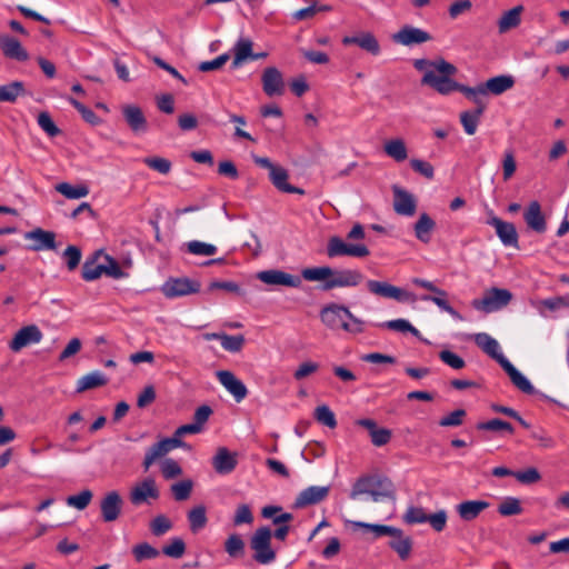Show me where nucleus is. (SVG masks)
<instances>
[{
	"instance_id": "obj_8",
	"label": "nucleus",
	"mask_w": 569,
	"mask_h": 569,
	"mask_svg": "<svg viewBox=\"0 0 569 569\" xmlns=\"http://www.w3.org/2000/svg\"><path fill=\"white\" fill-rule=\"evenodd\" d=\"M512 299V295L507 289L491 288L481 299L472 301L473 308L485 312H493L506 307Z\"/></svg>"
},
{
	"instance_id": "obj_26",
	"label": "nucleus",
	"mask_w": 569,
	"mask_h": 569,
	"mask_svg": "<svg viewBox=\"0 0 569 569\" xmlns=\"http://www.w3.org/2000/svg\"><path fill=\"white\" fill-rule=\"evenodd\" d=\"M389 537L391 538L388 542L389 548L392 549L402 561L408 560L412 551V538L405 535L399 528H397V532L391 533Z\"/></svg>"
},
{
	"instance_id": "obj_22",
	"label": "nucleus",
	"mask_w": 569,
	"mask_h": 569,
	"mask_svg": "<svg viewBox=\"0 0 569 569\" xmlns=\"http://www.w3.org/2000/svg\"><path fill=\"white\" fill-rule=\"evenodd\" d=\"M393 210L401 216L411 217L416 213L417 202L415 197L407 190L393 186Z\"/></svg>"
},
{
	"instance_id": "obj_29",
	"label": "nucleus",
	"mask_w": 569,
	"mask_h": 569,
	"mask_svg": "<svg viewBox=\"0 0 569 569\" xmlns=\"http://www.w3.org/2000/svg\"><path fill=\"white\" fill-rule=\"evenodd\" d=\"M345 46L357 44L367 52L377 56L380 52V46L371 32H361L358 36H346L342 38Z\"/></svg>"
},
{
	"instance_id": "obj_20",
	"label": "nucleus",
	"mask_w": 569,
	"mask_h": 569,
	"mask_svg": "<svg viewBox=\"0 0 569 569\" xmlns=\"http://www.w3.org/2000/svg\"><path fill=\"white\" fill-rule=\"evenodd\" d=\"M42 337L41 330L36 325L26 326L14 335L9 343V348L13 352H18L29 345L39 343Z\"/></svg>"
},
{
	"instance_id": "obj_19",
	"label": "nucleus",
	"mask_w": 569,
	"mask_h": 569,
	"mask_svg": "<svg viewBox=\"0 0 569 569\" xmlns=\"http://www.w3.org/2000/svg\"><path fill=\"white\" fill-rule=\"evenodd\" d=\"M218 381L232 395L237 402H241L248 395L246 385L229 370H220L216 373Z\"/></svg>"
},
{
	"instance_id": "obj_57",
	"label": "nucleus",
	"mask_w": 569,
	"mask_h": 569,
	"mask_svg": "<svg viewBox=\"0 0 569 569\" xmlns=\"http://www.w3.org/2000/svg\"><path fill=\"white\" fill-rule=\"evenodd\" d=\"M146 166L158 171L161 174H168L171 171V161L162 157H147L143 159Z\"/></svg>"
},
{
	"instance_id": "obj_48",
	"label": "nucleus",
	"mask_w": 569,
	"mask_h": 569,
	"mask_svg": "<svg viewBox=\"0 0 569 569\" xmlns=\"http://www.w3.org/2000/svg\"><path fill=\"white\" fill-rule=\"evenodd\" d=\"M315 419L328 427V428H336L337 427V420L333 411L326 405L318 406L315 410Z\"/></svg>"
},
{
	"instance_id": "obj_25",
	"label": "nucleus",
	"mask_w": 569,
	"mask_h": 569,
	"mask_svg": "<svg viewBox=\"0 0 569 569\" xmlns=\"http://www.w3.org/2000/svg\"><path fill=\"white\" fill-rule=\"evenodd\" d=\"M431 39V36L419 28L405 26L393 34V40L403 46L420 44Z\"/></svg>"
},
{
	"instance_id": "obj_9",
	"label": "nucleus",
	"mask_w": 569,
	"mask_h": 569,
	"mask_svg": "<svg viewBox=\"0 0 569 569\" xmlns=\"http://www.w3.org/2000/svg\"><path fill=\"white\" fill-rule=\"evenodd\" d=\"M367 288L370 293L383 298L395 299L399 302H415L416 296L388 282L368 280Z\"/></svg>"
},
{
	"instance_id": "obj_40",
	"label": "nucleus",
	"mask_w": 569,
	"mask_h": 569,
	"mask_svg": "<svg viewBox=\"0 0 569 569\" xmlns=\"http://www.w3.org/2000/svg\"><path fill=\"white\" fill-rule=\"evenodd\" d=\"M188 521L191 532L197 533L202 530L208 522L206 507L200 505L192 508L188 512Z\"/></svg>"
},
{
	"instance_id": "obj_2",
	"label": "nucleus",
	"mask_w": 569,
	"mask_h": 569,
	"mask_svg": "<svg viewBox=\"0 0 569 569\" xmlns=\"http://www.w3.org/2000/svg\"><path fill=\"white\" fill-rule=\"evenodd\" d=\"M413 67L423 72L421 84L430 87L438 93L442 86L448 82V77H453L458 72L456 66L442 58L436 60L416 59Z\"/></svg>"
},
{
	"instance_id": "obj_16",
	"label": "nucleus",
	"mask_w": 569,
	"mask_h": 569,
	"mask_svg": "<svg viewBox=\"0 0 569 569\" xmlns=\"http://www.w3.org/2000/svg\"><path fill=\"white\" fill-rule=\"evenodd\" d=\"M257 278L263 283L270 286H284L290 288H298L301 286V279L298 276H292L278 269L260 271L257 273Z\"/></svg>"
},
{
	"instance_id": "obj_7",
	"label": "nucleus",
	"mask_w": 569,
	"mask_h": 569,
	"mask_svg": "<svg viewBox=\"0 0 569 569\" xmlns=\"http://www.w3.org/2000/svg\"><path fill=\"white\" fill-rule=\"evenodd\" d=\"M200 289L201 283L198 280H193L188 277H170L161 286V292L169 299L198 293Z\"/></svg>"
},
{
	"instance_id": "obj_32",
	"label": "nucleus",
	"mask_w": 569,
	"mask_h": 569,
	"mask_svg": "<svg viewBox=\"0 0 569 569\" xmlns=\"http://www.w3.org/2000/svg\"><path fill=\"white\" fill-rule=\"evenodd\" d=\"M515 84V79L512 76L501 74L493 78L488 79L483 83V89L487 93H492L499 96L509 89H511Z\"/></svg>"
},
{
	"instance_id": "obj_28",
	"label": "nucleus",
	"mask_w": 569,
	"mask_h": 569,
	"mask_svg": "<svg viewBox=\"0 0 569 569\" xmlns=\"http://www.w3.org/2000/svg\"><path fill=\"white\" fill-rule=\"evenodd\" d=\"M475 343L489 357L495 359L500 366L501 361L508 360L500 351L498 341L486 332H479L473 336Z\"/></svg>"
},
{
	"instance_id": "obj_30",
	"label": "nucleus",
	"mask_w": 569,
	"mask_h": 569,
	"mask_svg": "<svg viewBox=\"0 0 569 569\" xmlns=\"http://www.w3.org/2000/svg\"><path fill=\"white\" fill-rule=\"evenodd\" d=\"M489 506L485 500H465L456 506V511L463 521H472Z\"/></svg>"
},
{
	"instance_id": "obj_60",
	"label": "nucleus",
	"mask_w": 569,
	"mask_h": 569,
	"mask_svg": "<svg viewBox=\"0 0 569 569\" xmlns=\"http://www.w3.org/2000/svg\"><path fill=\"white\" fill-rule=\"evenodd\" d=\"M428 515L423 508L410 506L403 515V521L408 525L426 523Z\"/></svg>"
},
{
	"instance_id": "obj_15",
	"label": "nucleus",
	"mask_w": 569,
	"mask_h": 569,
	"mask_svg": "<svg viewBox=\"0 0 569 569\" xmlns=\"http://www.w3.org/2000/svg\"><path fill=\"white\" fill-rule=\"evenodd\" d=\"M24 239L32 241L27 248L31 251L56 250V233L36 228L24 233Z\"/></svg>"
},
{
	"instance_id": "obj_42",
	"label": "nucleus",
	"mask_w": 569,
	"mask_h": 569,
	"mask_svg": "<svg viewBox=\"0 0 569 569\" xmlns=\"http://www.w3.org/2000/svg\"><path fill=\"white\" fill-rule=\"evenodd\" d=\"M24 93V84L21 81H13L0 86V101L14 102L17 98Z\"/></svg>"
},
{
	"instance_id": "obj_36",
	"label": "nucleus",
	"mask_w": 569,
	"mask_h": 569,
	"mask_svg": "<svg viewBox=\"0 0 569 569\" xmlns=\"http://www.w3.org/2000/svg\"><path fill=\"white\" fill-rule=\"evenodd\" d=\"M171 450L169 446L166 443L164 439L153 443L146 452L142 462L144 471L149 470V468L154 463L156 460L164 457Z\"/></svg>"
},
{
	"instance_id": "obj_47",
	"label": "nucleus",
	"mask_w": 569,
	"mask_h": 569,
	"mask_svg": "<svg viewBox=\"0 0 569 569\" xmlns=\"http://www.w3.org/2000/svg\"><path fill=\"white\" fill-rule=\"evenodd\" d=\"M355 528H362L366 531L373 532L376 538L382 537V536H390L393 532H397V528L392 526L387 525H376V523H367L362 521H356L353 522Z\"/></svg>"
},
{
	"instance_id": "obj_53",
	"label": "nucleus",
	"mask_w": 569,
	"mask_h": 569,
	"mask_svg": "<svg viewBox=\"0 0 569 569\" xmlns=\"http://www.w3.org/2000/svg\"><path fill=\"white\" fill-rule=\"evenodd\" d=\"M172 528V522L171 520L164 516V515H159L157 517H154L151 522H150V531L152 532L153 536L156 537H161L163 536L164 533H167L169 530H171Z\"/></svg>"
},
{
	"instance_id": "obj_41",
	"label": "nucleus",
	"mask_w": 569,
	"mask_h": 569,
	"mask_svg": "<svg viewBox=\"0 0 569 569\" xmlns=\"http://www.w3.org/2000/svg\"><path fill=\"white\" fill-rule=\"evenodd\" d=\"M102 254L101 251H97L91 259H88L81 270V277L86 281H93L99 279L103 274L102 264H97L96 261L98 257Z\"/></svg>"
},
{
	"instance_id": "obj_33",
	"label": "nucleus",
	"mask_w": 569,
	"mask_h": 569,
	"mask_svg": "<svg viewBox=\"0 0 569 569\" xmlns=\"http://www.w3.org/2000/svg\"><path fill=\"white\" fill-rule=\"evenodd\" d=\"M435 228V220L428 213H421L413 226L415 236L421 242L428 243L431 240V233Z\"/></svg>"
},
{
	"instance_id": "obj_54",
	"label": "nucleus",
	"mask_w": 569,
	"mask_h": 569,
	"mask_svg": "<svg viewBox=\"0 0 569 569\" xmlns=\"http://www.w3.org/2000/svg\"><path fill=\"white\" fill-rule=\"evenodd\" d=\"M81 257V250L77 246H68L62 252V258L64 259L69 271H73L78 268Z\"/></svg>"
},
{
	"instance_id": "obj_62",
	"label": "nucleus",
	"mask_w": 569,
	"mask_h": 569,
	"mask_svg": "<svg viewBox=\"0 0 569 569\" xmlns=\"http://www.w3.org/2000/svg\"><path fill=\"white\" fill-rule=\"evenodd\" d=\"M448 297H441V298H438V297H431V295H423L420 297V299L422 301H431L433 302L436 306H438L442 311H446L448 312L451 317H453L455 319H459L461 320L462 317L460 316V313L455 310L448 302L447 300Z\"/></svg>"
},
{
	"instance_id": "obj_46",
	"label": "nucleus",
	"mask_w": 569,
	"mask_h": 569,
	"mask_svg": "<svg viewBox=\"0 0 569 569\" xmlns=\"http://www.w3.org/2000/svg\"><path fill=\"white\" fill-rule=\"evenodd\" d=\"M498 512L503 517L520 515L522 512L520 500L515 497L505 498L498 506Z\"/></svg>"
},
{
	"instance_id": "obj_14",
	"label": "nucleus",
	"mask_w": 569,
	"mask_h": 569,
	"mask_svg": "<svg viewBox=\"0 0 569 569\" xmlns=\"http://www.w3.org/2000/svg\"><path fill=\"white\" fill-rule=\"evenodd\" d=\"M159 497L160 492L153 478L143 479L130 491V501L133 506L149 503V500H157Z\"/></svg>"
},
{
	"instance_id": "obj_59",
	"label": "nucleus",
	"mask_w": 569,
	"mask_h": 569,
	"mask_svg": "<svg viewBox=\"0 0 569 569\" xmlns=\"http://www.w3.org/2000/svg\"><path fill=\"white\" fill-rule=\"evenodd\" d=\"M221 347L229 352H239L244 345V337L242 335L229 336L223 333L221 337Z\"/></svg>"
},
{
	"instance_id": "obj_24",
	"label": "nucleus",
	"mask_w": 569,
	"mask_h": 569,
	"mask_svg": "<svg viewBox=\"0 0 569 569\" xmlns=\"http://www.w3.org/2000/svg\"><path fill=\"white\" fill-rule=\"evenodd\" d=\"M523 220L527 227L537 233H543L547 230L546 218L542 213L541 204L537 200L528 204L523 211Z\"/></svg>"
},
{
	"instance_id": "obj_55",
	"label": "nucleus",
	"mask_w": 569,
	"mask_h": 569,
	"mask_svg": "<svg viewBox=\"0 0 569 569\" xmlns=\"http://www.w3.org/2000/svg\"><path fill=\"white\" fill-rule=\"evenodd\" d=\"M67 100L71 106H73L77 109V111L82 116L84 121L93 126L100 123V118L90 108L86 107L83 103H81L72 97H68Z\"/></svg>"
},
{
	"instance_id": "obj_56",
	"label": "nucleus",
	"mask_w": 569,
	"mask_h": 569,
	"mask_svg": "<svg viewBox=\"0 0 569 569\" xmlns=\"http://www.w3.org/2000/svg\"><path fill=\"white\" fill-rule=\"evenodd\" d=\"M478 430H487V431H507L508 433H513V427L501 419H491L489 421L477 423Z\"/></svg>"
},
{
	"instance_id": "obj_27",
	"label": "nucleus",
	"mask_w": 569,
	"mask_h": 569,
	"mask_svg": "<svg viewBox=\"0 0 569 569\" xmlns=\"http://www.w3.org/2000/svg\"><path fill=\"white\" fill-rule=\"evenodd\" d=\"M0 49L6 58L17 61H27L29 59V53L20 41L11 36H0Z\"/></svg>"
},
{
	"instance_id": "obj_11",
	"label": "nucleus",
	"mask_w": 569,
	"mask_h": 569,
	"mask_svg": "<svg viewBox=\"0 0 569 569\" xmlns=\"http://www.w3.org/2000/svg\"><path fill=\"white\" fill-rule=\"evenodd\" d=\"M346 316H350V310L347 307L337 303L326 306L320 311V319L322 323L331 330L349 329Z\"/></svg>"
},
{
	"instance_id": "obj_38",
	"label": "nucleus",
	"mask_w": 569,
	"mask_h": 569,
	"mask_svg": "<svg viewBox=\"0 0 569 569\" xmlns=\"http://www.w3.org/2000/svg\"><path fill=\"white\" fill-rule=\"evenodd\" d=\"M486 108H476L472 111H463L460 113V121L467 134L476 133L480 118Z\"/></svg>"
},
{
	"instance_id": "obj_64",
	"label": "nucleus",
	"mask_w": 569,
	"mask_h": 569,
	"mask_svg": "<svg viewBox=\"0 0 569 569\" xmlns=\"http://www.w3.org/2000/svg\"><path fill=\"white\" fill-rule=\"evenodd\" d=\"M38 124L49 137H56L60 133V129L56 126L48 112L39 113Z\"/></svg>"
},
{
	"instance_id": "obj_6",
	"label": "nucleus",
	"mask_w": 569,
	"mask_h": 569,
	"mask_svg": "<svg viewBox=\"0 0 569 569\" xmlns=\"http://www.w3.org/2000/svg\"><path fill=\"white\" fill-rule=\"evenodd\" d=\"M326 253L329 258H366L370 254V250L363 243H348L343 241L340 237L333 236L328 240Z\"/></svg>"
},
{
	"instance_id": "obj_5",
	"label": "nucleus",
	"mask_w": 569,
	"mask_h": 569,
	"mask_svg": "<svg viewBox=\"0 0 569 569\" xmlns=\"http://www.w3.org/2000/svg\"><path fill=\"white\" fill-rule=\"evenodd\" d=\"M253 162L269 171V178L272 184L282 192L305 194V190L288 183V171L283 167L277 166L267 157L253 156Z\"/></svg>"
},
{
	"instance_id": "obj_50",
	"label": "nucleus",
	"mask_w": 569,
	"mask_h": 569,
	"mask_svg": "<svg viewBox=\"0 0 569 569\" xmlns=\"http://www.w3.org/2000/svg\"><path fill=\"white\" fill-rule=\"evenodd\" d=\"M104 263L102 264L103 273L113 279H122L127 273L121 269L119 262L111 256L104 254Z\"/></svg>"
},
{
	"instance_id": "obj_34",
	"label": "nucleus",
	"mask_w": 569,
	"mask_h": 569,
	"mask_svg": "<svg viewBox=\"0 0 569 569\" xmlns=\"http://www.w3.org/2000/svg\"><path fill=\"white\" fill-rule=\"evenodd\" d=\"M252 41L248 38H240L233 46V60L231 69L239 68L246 60L251 58L252 54Z\"/></svg>"
},
{
	"instance_id": "obj_58",
	"label": "nucleus",
	"mask_w": 569,
	"mask_h": 569,
	"mask_svg": "<svg viewBox=\"0 0 569 569\" xmlns=\"http://www.w3.org/2000/svg\"><path fill=\"white\" fill-rule=\"evenodd\" d=\"M162 552L167 557L179 559L186 552V543L181 538H172L171 542L162 548Z\"/></svg>"
},
{
	"instance_id": "obj_13",
	"label": "nucleus",
	"mask_w": 569,
	"mask_h": 569,
	"mask_svg": "<svg viewBox=\"0 0 569 569\" xmlns=\"http://www.w3.org/2000/svg\"><path fill=\"white\" fill-rule=\"evenodd\" d=\"M262 90L268 97H279L286 91L282 73L276 67H267L261 74Z\"/></svg>"
},
{
	"instance_id": "obj_45",
	"label": "nucleus",
	"mask_w": 569,
	"mask_h": 569,
	"mask_svg": "<svg viewBox=\"0 0 569 569\" xmlns=\"http://www.w3.org/2000/svg\"><path fill=\"white\" fill-rule=\"evenodd\" d=\"M381 328H387L390 330L399 331V332H410L415 337H419L420 332L417 328H415L408 320L406 319H395L385 321L378 325Z\"/></svg>"
},
{
	"instance_id": "obj_39",
	"label": "nucleus",
	"mask_w": 569,
	"mask_h": 569,
	"mask_svg": "<svg viewBox=\"0 0 569 569\" xmlns=\"http://www.w3.org/2000/svg\"><path fill=\"white\" fill-rule=\"evenodd\" d=\"M522 7L518 6L508 11H506L502 17L498 21V28L500 33H505L510 29H513L519 26L521 18Z\"/></svg>"
},
{
	"instance_id": "obj_4",
	"label": "nucleus",
	"mask_w": 569,
	"mask_h": 569,
	"mask_svg": "<svg viewBox=\"0 0 569 569\" xmlns=\"http://www.w3.org/2000/svg\"><path fill=\"white\" fill-rule=\"evenodd\" d=\"M272 531L262 526L256 529L250 538V548L253 550V560L260 565H268L276 560L277 553L271 548Z\"/></svg>"
},
{
	"instance_id": "obj_51",
	"label": "nucleus",
	"mask_w": 569,
	"mask_h": 569,
	"mask_svg": "<svg viewBox=\"0 0 569 569\" xmlns=\"http://www.w3.org/2000/svg\"><path fill=\"white\" fill-rule=\"evenodd\" d=\"M193 482L190 479H186L171 485V492L177 501L187 500L192 491Z\"/></svg>"
},
{
	"instance_id": "obj_37",
	"label": "nucleus",
	"mask_w": 569,
	"mask_h": 569,
	"mask_svg": "<svg viewBox=\"0 0 569 569\" xmlns=\"http://www.w3.org/2000/svg\"><path fill=\"white\" fill-rule=\"evenodd\" d=\"M386 154L397 162H402L408 158L406 143L402 139H391L383 146Z\"/></svg>"
},
{
	"instance_id": "obj_31",
	"label": "nucleus",
	"mask_w": 569,
	"mask_h": 569,
	"mask_svg": "<svg viewBox=\"0 0 569 569\" xmlns=\"http://www.w3.org/2000/svg\"><path fill=\"white\" fill-rule=\"evenodd\" d=\"M501 367L519 390L528 395L533 393L535 388L531 382L509 360L501 361Z\"/></svg>"
},
{
	"instance_id": "obj_44",
	"label": "nucleus",
	"mask_w": 569,
	"mask_h": 569,
	"mask_svg": "<svg viewBox=\"0 0 569 569\" xmlns=\"http://www.w3.org/2000/svg\"><path fill=\"white\" fill-rule=\"evenodd\" d=\"M244 541L238 533L230 535L224 541V550L231 558H241L244 555Z\"/></svg>"
},
{
	"instance_id": "obj_10",
	"label": "nucleus",
	"mask_w": 569,
	"mask_h": 569,
	"mask_svg": "<svg viewBox=\"0 0 569 569\" xmlns=\"http://www.w3.org/2000/svg\"><path fill=\"white\" fill-rule=\"evenodd\" d=\"M487 224L496 229V233L503 246L519 248V237L513 223L498 218L492 210L488 211Z\"/></svg>"
},
{
	"instance_id": "obj_52",
	"label": "nucleus",
	"mask_w": 569,
	"mask_h": 569,
	"mask_svg": "<svg viewBox=\"0 0 569 569\" xmlns=\"http://www.w3.org/2000/svg\"><path fill=\"white\" fill-rule=\"evenodd\" d=\"M92 491L89 489H84L78 495L69 496L66 501L68 506L73 507L78 510H83L89 506V503L92 500Z\"/></svg>"
},
{
	"instance_id": "obj_1",
	"label": "nucleus",
	"mask_w": 569,
	"mask_h": 569,
	"mask_svg": "<svg viewBox=\"0 0 569 569\" xmlns=\"http://www.w3.org/2000/svg\"><path fill=\"white\" fill-rule=\"evenodd\" d=\"M301 277L307 281H325L322 290L328 291L335 288L357 287L365 277L357 269L335 270L328 266L306 268L301 271Z\"/></svg>"
},
{
	"instance_id": "obj_21",
	"label": "nucleus",
	"mask_w": 569,
	"mask_h": 569,
	"mask_svg": "<svg viewBox=\"0 0 569 569\" xmlns=\"http://www.w3.org/2000/svg\"><path fill=\"white\" fill-rule=\"evenodd\" d=\"M330 492L329 486H310L303 489L296 498L293 507L297 509L317 505L323 501Z\"/></svg>"
},
{
	"instance_id": "obj_12",
	"label": "nucleus",
	"mask_w": 569,
	"mask_h": 569,
	"mask_svg": "<svg viewBox=\"0 0 569 569\" xmlns=\"http://www.w3.org/2000/svg\"><path fill=\"white\" fill-rule=\"evenodd\" d=\"M447 81L448 82L442 86L439 92L440 94L448 96L455 91H459L463 93L468 99L472 100L477 104V108H486V103L481 98L482 96H486L483 83L475 88H471L457 82L456 80L452 79V77H448Z\"/></svg>"
},
{
	"instance_id": "obj_43",
	"label": "nucleus",
	"mask_w": 569,
	"mask_h": 569,
	"mask_svg": "<svg viewBox=\"0 0 569 569\" xmlns=\"http://www.w3.org/2000/svg\"><path fill=\"white\" fill-rule=\"evenodd\" d=\"M56 190L68 199H80L89 194V188L84 184L72 186L61 182L56 186Z\"/></svg>"
},
{
	"instance_id": "obj_61",
	"label": "nucleus",
	"mask_w": 569,
	"mask_h": 569,
	"mask_svg": "<svg viewBox=\"0 0 569 569\" xmlns=\"http://www.w3.org/2000/svg\"><path fill=\"white\" fill-rule=\"evenodd\" d=\"M188 251L196 256H212L217 252V247L198 240L187 243Z\"/></svg>"
},
{
	"instance_id": "obj_18",
	"label": "nucleus",
	"mask_w": 569,
	"mask_h": 569,
	"mask_svg": "<svg viewBox=\"0 0 569 569\" xmlns=\"http://www.w3.org/2000/svg\"><path fill=\"white\" fill-rule=\"evenodd\" d=\"M122 498L116 490L109 491L100 501L101 517L104 522L116 521L122 510Z\"/></svg>"
},
{
	"instance_id": "obj_49",
	"label": "nucleus",
	"mask_w": 569,
	"mask_h": 569,
	"mask_svg": "<svg viewBox=\"0 0 569 569\" xmlns=\"http://www.w3.org/2000/svg\"><path fill=\"white\" fill-rule=\"evenodd\" d=\"M132 555L136 561L140 562L146 559H154L159 556V550L148 542L138 543L132 548Z\"/></svg>"
},
{
	"instance_id": "obj_23",
	"label": "nucleus",
	"mask_w": 569,
	"mask_h": 569,
	"mask_svg": "<svg viewBox=\"0 0 569 569\" xmlns=\"http://www.w3.org/2000/svg\"><path fill=\"white\" fill-rule=\"evenodd\" d=\"M122 116L136 134L144 133L148 130V121L140 107L134 104H126L121 108Z\"/></svg>"
},
{
	"instance_id": "obj_35",
	"label": "nucleus",
	"mask_w": 569,
	"mask_h": 569,
	"mask_svg": "<svg viewBox=\"0 0 569 569\" xmlns=\"http://www.w3.org/2000/svg\"><path fill=\"white\" fill-rule=\"evenodd\" d=\"M107 383L108 378L101 371H92L84 375L77 381L76 390L77 392H83L89 389L106 386Z\"/></svg>"
},
{
	"instance_id": "obj_17",
	"label": "nucleus",
	"mask_w": 569,
	"mask_h": 569,
	"mask_svg": "<svg viewBox=\"0 0 569 569\" xmlns=\"http://www.w3.org/2000/svg\"><path fill=\"white\" fill-rule=\"evenodd\" d=\"M211 465L218 475H229L238 466V453L227 447H219L211 459Z\"/></svg>"
},
{
	"instance_id": "obj_63",
	"label": "nucleus",
	"mask_w": 569,
	"mask_h": 569,
	"mask_svg": "<svg viewBox=\"0 0 569 569\" xmlns=\"http://www.w3.org/2000/svg\"><path fill=\"white\" fill-rule=\"evenodd\" d=\"M439 359L446 363L447 366L451 367L452 369L460 370L465 368L466 361L457 353L450 351V350H441L439 352Z\"/></svg>"
},
{
	"instance_id": "obj_3",
	"label": "nucleus",
	"mask_w": 569,
	"mask_h": 569,
	"mask_svg": "<svg viewBox=\"0 0 569 569\" xmlns=\"http://www.w3.org/2000/svg\"><path fill=\"white\" fill-rule=\"evenodd\" d=\"M363 493L370 495L375 502L385 498H393V485L386 477L362 476L353 483L350 498L355 500Z\"/></svg>"
}]
</instances>
